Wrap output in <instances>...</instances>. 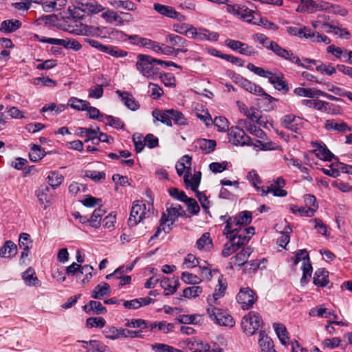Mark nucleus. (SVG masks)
<instances>
[{
	"mask_svg": "<svg viewBox=\"0 0 352 352\" xmlns=\"http://www.w3.org/2000/svg\"><path fill=\"white\" fill-rule=\"evenodd\" d=\"M221 219L225 220L223 234L226 238L234 237L243 242H248L254 234V227H246L252 221V214L248 211H243L234 217L221 216Z\"/></svg>",
	"mask_w": 352,
	"mask_h": 352,
	"instance_id": "obj_1",
	"label": "nucleus"
},
{
	"mask_svg": "<svg viewBox=\"0 0 352 352\" xmlns=\"http://www.w3.org/2000/svg\"><path fill=\"white\" fill-rule=\"evenodd\" d=\"M167 214L163 213L160 221V226L155 233L151 236V240L157 239L162 231L168 233L171 230V226L178 219L183 216L184 211L179 204H170L166 207Z\"/></svg>",
	"mask_w": 352,
	"mask_h": 352,
	"instance_id": "obj_2",
	"label": "nucleus"
},
{
	"mask_svg": "<svg viewBox=\"0 0 352 352\" xmlns=\"http://www.w3.org/2000/svg\"><path fill=\"white\" fill-rule=\"evenodd\" d=\"M135 67L137 70L144 77L155 80L160 75V69L153 65L154 58L148 55L139 54L137 56Z\"/></svg>",
	"mask_w": 352,
	"mask_h": 352,
	"instance_id": "obj_3",
	"label": "nucleus"
},
{
	"mask_svg": "<svg viewBox=\"0 0 352 352\" xmlns=\"http://www.w3.org/2000/svg\"><path fill=\"white\" fill-rule=\"evenodd\" d=\"M207 314L212 321L220 326L233 327L235 324V321L231 315L212 305L207 308Z\"/></svg>",
	"mask_w": 352,
	"mask_h": 352,
	"instance_id": "obj_4",
	"label": "nucleus"
},
{
	"mask_svg": "<svg viewBox=\"0 0 352 352\" xmlns=\"http://www.w3.org/2000/svg\"><path fill=\"white\" fill-rule=\"evenodd\" d=\"M270 47V48L269 50L272 51L278 58L284 60L289 61L292 63H295L299 66L308 67L301 62L299 57L296 56L292 50H289L283 47L276 41H274L273 44H272Z\"/></svg>",
	"mask_w": 352,
	"mask_h": 352,
	"instance_id": "obj_5",
	"label": "nucleus"
},
{
	"mask_svg": "<svg viewBox=\"0 0 352 352\" xmlns=\"http://www.w3.org/2000/svg\"><path fill=\"white\" fill-rule=\"evenodd\" d=\"M151 214L150 207L146 210V205L140 201H137L132 206L130 217L129 219V226H135L144 219L149 217Z\"/></svg>",
	"mask_w": 352,
	"mask_h": 352,
	"instance_id": "obj_6",
	"label": "nucleus"
},
{
	"mask_svg": "<svg viewBox=\"0 0 352 352\" xmlns=\"http://www.w3.org/2000/svg\"><path fill=\"white\" fill-rule=\"evenodd\" d=\"M261 324L262 319L261 316L254 311H250L248 315L245 316L241 322L242 328L248 336L253 335L258 329Z\"/></svg>",
	"mask_w": 352,
	"mask_h": 352,
	"instance_id": "obj_7",
	"label": "nucleus"
},
{
	"mask_svg": "<svg viewBox=\"0 0 352 352\" xmlns=\"http://www.w3.org/2000/svg\"><path fill=\"white\" fill-rule=\"evenodd\" d=\"M300 261H302V276L301 283H307L308 278L311 277L312 273V266L311 265L309 254L305 250H300L297 252L294 263L297 265Z\"/></svg>",
	"mask_w": 352,
	"mask_h": 352,
	"instance_id": "obj_8",
	"label": "nucleus"
},
{
	"mask_svg": "<svg viewBox=\"0 0 352 352\" xmlns=\"http://www.w3.org/2000/svg\"><path fill=\"white\" fill-rule=\"evenodd\" d=\"M228 139L235 146L252 145L251 138L239 126H232L228 130Z\"/></svg>",
	"mask_w": 352,
	"mask_h": 352,
	"instance_id": "obj_9",
	"label": "nucleus"
},
{
	"mask_svg": "<svg viewBox=\"0 0 352 352\" xmlns=\"http://www.w3.org/2000/svg\"><path fill=\"white\" fill-rule=\"evenodd\" d=\"M285 184V179L281 177H278L275 181L268 182L267 186H261V195L265 196L272 192L276 197H285L287 192L283 189Z\"/></svg>",
	"mask_w": 352,
	"mask_h": 352,
	"instance_id": "obj_10",
	"label": "nucleus"
},
{
	"mask_svg": "<svg viewBox=\"0 0 352 352\" xmlns=\"http://www.w3.org/2000/svg\"><path fill=\"white\" fill-rule=\"evenodd\" d=\"M324 128L327 131L341 135L345 134L352 130L351 127L343 120L334 118L326 120L324 124Z\"/></svg>",
	"mask_w": 352,
	"mask_h": 352,
	"instance_id": "obj_11",
	"label": "nucleus"
},
{
	"mask_svg": "<svg viewBox=\"0 0 352 352\" xmlns=\"http://www.w3.org/2000/svg\"><path fill=\"white\" fill-rule=\"evenodd\" d=\"M236 299L243 309H248L254 304L257 296L250 287H243L240 289Z\"/></svg>",
	"mask_w": 352,
	"mask_h": 352,
	"instance_id": "obj_12",
	"label": "nucleus"
},
{
	"mask_svg": "<svg viewBox=\"0 0 352 352\" xmlns=\"http://www.w3.org/2000/svg\"><path fill=\"white\" fill-rule=\"evenodd\" d=\"M226 11L247 23H252L253 11L243 5H228Z\"/></svg>",
	"mask_w": 352,
	"mask_h": 352,
	"instance_id": "obj_13",
	"label": "nucleus"
},
{
	"mask_svg": "<svg viewBox=\"0 0 352 352\" xmlns=\"http://www.w3.org/2000/svg\"><path fill=\"white\" fill-rule=\"evenodd\" d=\"M70 3L74 7L92 14H98L104 10L96 0H70Z\"/></svg>",
	"mask_w": 352,
	"mask_h": 352,
	"instance_id": "obj_14",
	"label": "nucleus"
},
{
	"mask_svg": "<svg viewBox=\"0 0 352 352\" xmlns=\"http://www.w3.org/2000/svg\"><path fill=\"white\" fill-rule=\"evenodd\" d=\"M191 160V157L189 155H184L179 160L175 166L178 175L181 176L185 173L184 180L186 186H188L189 177L190 176H192Z\"/></svg>",
	"mask_w": 352,
	"mask_h": 352,
	"instance_id": "obj_15",
	"label": "nucleus"
},
{
	"mask_svg": "<svg viewBox=\"0 0 352 352\" xmlns=\"http://www.w3.org/2000/svg\"><path fill=\"white\" fill-rule=\"evenodd\" d=\"M300 37L309 38L311 41L314 43H323L324 44H329L331 39L324 34H320L318 32H314L309 28H301L298 30L297 34Z\"/></svg>",
	"mask_w": 352,
	"mask_h": 352,
	"instance_id": "obj_16",
	"label": "nucleus"
},
{
	"mask_svg": "<svg viewBox=\"0 0 352 352\" xmlns=\"http://www.w3.org/2000/svg\"><path fill=\"white\" fill-rule=\"evenodd\" d=\"M315 9L316 12L324 11L329 13L338 14L341 16H346L348 14V11L339 5L322 0L316 1Z\"/></svg>",
	"mask_w": 352,
	"mask_h": 352,
	"instance_id": "obj_17",
	"label": "nucleus"
},
{
	"mask_svg": "<svg viewBox=\"0 0 352 352\" xmlns=\"http://www.w3.org/2000/svg\"><path fill=\"white\" fill-rule=\"evenodd\" d=\"M281 124L285 128L298 133L302 128L304 120L300 117L289 114L283 118Z\"/></svg>",
	"mask_w": 352,
	"mask_h": 352,
	"instance_id": "obj_18",
	"label": "nucleus"
},
{
	"mask_svg": "<svg viewBox=\"0 0 352 352\" xmlns=\"http://www.w3.org/2000/svg\"><path fill=\"white\" fill-rule=\"evenodd\" d=\"M241 85L245 90L256 96H263L270 102L274 100V98L267 94L261 87L247 79L242 78L241 80Z\"/></svg>",
	"mask_w": 352,
	"mask_h": 352,
	"instance_id": "obj_19",
	"label": "nucleus"
},
{
	"mask_svg": "<svg viewBox=\"0 0 352 352\" xmlns=\"http://www.w3.org/2000/svg\"><path fill=\"white\" fill-rule=\"evenodd\" d=\"M252 252L250 247L243 248L234 256H232L230 261V268L233 269L235 267H241L247 263V261Z\"/></svg>",
	"mask_w": 352,
	"mask_h": 352,
	"instance_id": "obj_20",
	"label": "nucleus"
},
{
	"mask_svg": "<svg viewBox=\"0 0 352 352\" xmlns=\"http://www.w3.org/2000/svg\"><path fill=\"white\" fill-rule=\"evenodd\" d=\"M165 41L171 46L177 47V48L175 49L177 54L179 52L186 53L188 52V49L185 48V47L187 46V41L182 36L170 34L166 36Z\"/></svg>",
	"mask_w": 352,
	"mask_h": 352,
	"instance_id": "obj_21",
	"label": "nucleus"
},
{
	"mask_svg": "<svg viewBox=\"0 0 352 352\" xmlns=\"http://www.w3.org/2000/svg\"><path fill=\"white\" fill-rule=\"evenodd\" d=\"M266 78L268 79L269 82L273 85L274 87L278 91H287L289 88L286 82L284 80L283 74L281 73H273L269 72Z\"/></svg>",
	"mask_w": 352,
	"mask_h": 352,
	"instance_id": "obj_22",
	"label": "nucleus"
},
{
	"mask_svg": "<svg viewBox=\"0 0 352 352\" xmlns=\"http://www.w3.org/2000/svg\"><path fill=\"white\" fill-rule=\"evenodd\" d=\"M228 241L224 245L222 250L221 254L224 257L230 256L234 252H236L241 246L248 243V242H243V241L234 239V237L226 238Z\"/></svg>",
	"mask_w": 352,
	"mask_h": 352,
	"instance_id": "obj_23",
	"label": "nucleus"
},
{
	"mask_svg": "<svg viewBox=\"0 0 352 352\" xmlns=\"http://www.w3.org/2000/svg\"><path fill=\"white\" fill-rule=\"evenodd\" d=\"M35 194L38 197V201L41 205H44V208H47L53 199V195L50 192V188L47 185H41Z\"/></svg>",
	"mask_w": 352,
	"mask_h": 352,
	"instance_id": "obj_24",
	"label": "nucleus"
},
{
	"mask_svg": "<svg viewBox=\"0 0 352 352\" xmlns=\"http://www.w3.org/2000/svg\"><path fill=\"white\" fill-rule=\"evenodd\" d=\"M236 104L241 113L249 118L250 121L256 123L259 122L261 116L260 115L259 111L256 108L252 107L251 108L248 109V107L244 103L239 101H237Z\"/></svg>",
	"mask_w": 352,
	"mask_h": 352,
	"instance_id": "obj_25",
	"label": "nucleus"
},
{
	"mask_svg": "<svg viewBox=\"0 0 352 352\" xmlns=\"http://www.w3.org/2000/svg\"><path fill=\"white\" fill-rule=\"evenodd\" d=\"M316 155L320 160L331 161L334 155L327 148V146L322 142H312Z\"/></svg>",
	"mask_w": 352,
	"mask_h": 352,
	"instance_id": "obj_26",
	"label": "nucleus"
},
{
	"mask_svg": "<svg viewBox=\"0 0 352 352\" xmlns=\"http://www.w3.org/2000/svg\"><path fill=\"white\" fill-rule=\"evenodd\" d=\"M160 284L164 289V295L166 296L174 294L179 285L178 278L170 279L164 276L160 279Z\"/></svg>",
	"mask_w": 352,
	"mask_h": 352,
	"instance_id": "obj_27",
	"label": "nucleus"
},
{
	"mask_svg": "<svg viewBox=\"0 0 352 352\" xmlns=\"http://www.w3.org/2000/svg\"><path fill=\"white\" fill-rule=\"evenodd\" d=\"M123 306L124 308L128 309H137L142 306H145L149 305L151 302H154V300L149 298H135L131 300H122Z\"/></svg>",
	"mask_w": 352,
	"mask_h": 352,
	"instance_id": "obj_28",
	"label": "nucleus"
},
{
	"mask_svg": "<svg viewBox=\"0 0 352 352\" xmlns=\"http://www.w3.org/2000/svg\"><path fill=\"white\" fill-rule=\"evenodd\" d=\"M111 293L110 286L107 283H101L96 285L91 292V296L94 299H102Z\"/></svg>",
	"mask_w": 352,
	"mask_h": 352,
	"instance_id": "obj_29",
	"label": "nucleus"
},
{
	"mask_svg": "<svg viewBox=\"0 0 352 352\" xmlns=\"http://www.w3.org/2000/svg\"><path fill=\"white\" fill-rule=\"evenodd\" d=\"M152 115L154 118V122L160 121L168 126H172L171 109L164 111L155 109L153 111Z\"/></svg>",
	"mask_w": 352,
	"mask_h": 352,
	"instance_id": "obj_30",
	"label": "nucleus"
},
{
	"mask_svg": "<svg viewBox=\"0 0 352 352\" xmlns=\"http://www.w3.org/2000/svg\"><path fill=\"white\" fill-rule=\"evenodd\" d=\"M258 344L261 352H276L272 339L264 331L260 332Z\"/></svg>",
	"mask_w": 352,
	"mask_h": 352,
	"instance_id": "obj_31",
	"label": "nucleus"
},
{
	"mask_svg": "<svg viewBox=\"0 0 352 352\" xmlns=\"http://www.w3.org/2000/svg\"><path fill=\"white\" fill-rule=\"evenodd\" d=\"M83 310L90 314L92 311L96 314H105L107 310L99 301L90 300L87 305L82 307Z\"/></svg>",
	"mask_w": 352,
	"mask_h": 352,
	"instance_id": "obj_32",
	"label": "nucleus"
},
{
	"mask_svg": "<svg viewBox=\"0 0 352 352\" xmlns=\"http://www.w3.org/2000/svg\"><path fill=\"white\" fill-rule=\"evenodd\" d=\"M116 94L121 97L122 102L131 110L135 111L139 109V104L135 100L134 97L128 92H122L120 90L116 91Z\"/></svg>",
	"mask_w": 352,
	"mask_h": 352,
	"instance_id": "obj_33",
	"label": "nucleus"
},
{
	"mask_svg": "<svg viewBox=\"0 0 352 352\" xmlns=\"http://www.w3.org/2000/svg\"><path fill=\"white\" fill-rule=\"evenodd\" d=\"M22 278L28 286H41V282L32 267H29L23 273Z\"/></svg>",
	"mask_w": 352,
	"mask_h": 352,
	"instance_id": "obj_34",
	"label": "nucleus"
},
{
	"mask_svg": "<svg viewBox=\"0 0 352 352\" xmlns=\"http://www.w3.org/2000/svg\"><path fill=\"white\" fill-rule=\"evenodd\" d=\"M17 247L12 241H7L0 248V256L3 258H11L16 255Z\"/></svg>",
	"mask_w": 352,
	"mask_h": 352,
	"instance_id": "obj_35",
	"label": "nucleus"
},
{
	"mask_svg": "<svg viewBox=\"0 0 352 352\" xmlns=\"http://www.w3.org/2000/svg\"><path fill=\"white\" fill-rule=\"evenodd\" d=\"M126 329L115 327H107L103 331L104 336L110 340H114L125 336Z\"/></svg>",
	"mask_w": 352,
	"mask_h": 352,
	"instance_id": "obj_36",
	"label": "nucleus"
},
{
	"mask_svg": "<svg viewBox=\"0 0 352 352\" xmlns=\"http://www.w3.org/2000/svg\"><path fill=\"white\" fill-rule=\"evenodd\" d=\"M273 327L281 344L283 345L288 344L289 338L285 325L280 323H274Z\"/></svg>",
	"mask_w": 352,
	"mask_h": 352,
	"instance_id": "obj_37",
	"label": "nucleus"
},
{
	"mask_svg": "<svg viewBox=\"0 0 352 352\" xmlns=\"http://www.w3.org/2000/svg\"><path fill=\"white\" fill-rule=\"evenodd\" d=\"M174 328V324L172 323H166L165 321L161 322H148V329L150 331H153L155 329L162 330L164 333H168L170 331H173Z\"/></svg>",
	"mask_w": 352,
	"mask_h": 352,
	"instance_id": "obj_38",
	"label": "nucleus"
},
{
	"mask_svg": "<svg viewBox=\"0 0 352 352\" xmlns=\"http://www.w3.org/2000/svg\"><path fill=\"white\" fill-rule=\"evenodd\" d=\"M328 272L324 269H318L314 276V283L320 287H324L328 283Z\"/></svg>",
	"mask_w": 352,
	"mask_h": 352,
	"instance_id": "obj_39",
	"label": "nucleus"
},
{
	"mask_svg": "<svg viewBox=\"0 0 352 352\" xmlns=\"http://www.w3.org/2000/svg\"><path fill=\"white\" fill-rule=\"evenodd\" d=\"M21 25L19 20H6L3 21L0 26V31L5 33H11L16 31Z\"/></svg>",
	"mask_w": 352,
	"mask_h": 352,
	"instance_id": "obj_40",
	"label": "nucleus"
},
{
	"mask_svg": "<svg viewBox=\"0 0 352 352\" xmlns=\"http://www.w3.org/2000/svg\"><path fill=\"white\" fill-rule=\"evenodd\" d=\"M315 5L316 1L313 0H300L296 11L298 12L314 13L316 12Z\"/></svg>",
	"mask_w": 352,
	"mask_h": 352,
	"instance_id": "obj_41",
	"label": "nucleus"
},
{
	"mask_svg": "<svg viewBox=\"0 0 352 352\" xmlns=\"http://www.w3.org/2000/svg\"><path fill=\"white\" fill-rule=\"evenodd\" d=\"M56 43L57 45H61L66 49H71L74 51H78L82 48L81 44L75 39H59L52 41V43Z\"/></svg>",
	"mask_w": 352,
	"mask_h": 352,
	"instance_id": "obj_42",
	"label": "nucleus"
},
{
	"mask_svg": "<svg viewBox=\"0 0 352 352\" xmlns=\"http://www.w3.org/2000/svg\"><path fill=\"white\" fill-rule=\"evenodd\" d=\"M63 176L56 171L50 172L47 177L50 186L53 188H57L63 182Z\"/></svg>",
	"mask_w": 352,
	"mask_h": 352,
	"instance_id": "obj_43",
	"label": "nucleus"
},
{
	"mask_svg": "<svg viewBox=\"0 0 352 352\" xmlns=\"http://www.w3.org/2000/svg\"><path fill=\"white\" fill-rule=\"evenodd\" d=\"M219 34L217 32H210L205 28H198L197 39L200 41H217Z\"/></svg>",
	"mask_w": 352,
	"mask_h": 352,
	"instance_id": "obj_44",
	"label": "nucleus"
},
{
	"mask_svg": "<svg viewBox=\"0 0 352 352\" xmlns=\"http://www.w3.org/2000/svg\"><path fill=\"white\" fill-rule=\"evenodd\" d=\"M67 104L74 109L78 111H85L90 104L86 100L72 97L69 99Z\"/></svg>",
	"mask_w": 352,
	"mask_h": 352,
	"instance_id": "obj_45",
	"label": "nucleus"
},
{
	"mask_svg": "<svg viewBox=\"0 0 352 352\" xmlns=\"http://www.w3.org/2000/svg\"><path fill=\"white\" fill-rule=\"evenodd\" d=\"M105 211L101 207L96 209L91 218L89 219V225L93 228H98L100 226L102 217Z\"/></svg>",
	"mask_w": 352,
	"mask_h": 352,
	"instance_id": "obj_46",
	"label": "nucleus"
},
{
	"mask_svg": "<svg viewBox=\"0 0 352 352\" xmlns=\"http://www.w3.org/2000/svg\"><path fill=\"white\" fill-rule=\"evenodd\" d=\"M227 288V283L226 279L223 278L222 275H220L218 278V285L215 288L214 293L212 295V298L214 300H217L218 298L222 297Z\"/></svg>",
	"mask_w": 352,
	"mask_h": 352,
	"instance_id": "obj_47",
	"label": "nucleus"
},
{
	"mask_svg": "<svg viewBox=\"0 0 352 352\" xmlns=\"http://www.w3.org/2000/svg\"><path fill=\"white\" fill-rule=\"evenodd\" d=\"M153 8L159 14L169 18H171L173 14H175V10L171 6L155 3L153 5Z\"/></svg>",
	"mask_w": 352,
	"mask_h": 352,
	"instance_id": "obj_48",
	"label": "nucleus"
},
{
	"mask_svg": "<svg viewBox=\"0 0 352 352\" xmlns=\"http://www.w3.org/2000/svg\"><path fill=\"white\" fill-rule=\"evenodd\" d=\"M295 94L302 97L314 98L319 96L320 90L317 89H306L297 87L294 90Z\"/></svg>",
	"mask_w": 352,
	"mask_h": 352,
	"instance_id": "obj_49",
	"label": "nucleus"
},
{
	"mask_svg": "<svg viewBox=\"0 0 352 352\" xmlns=\"http://www.w3.org/2000/svg\"><path fill=\"white\" fill-rule=\"evenodd\" d=\"M252 39L255 43H258L263 47L267 50H270L271 45L274 42V41L270 39L267 36L263 34L256 33L252 36Z\"/></svg>",
	"mask_w": 352,
	"mask_h": 352,
	"instance_id": "obj_50",
	"label": "nucleus"
},
{
	"mask_svg": "<svg viewBox=\"0 0 352 352\" xmlns=\"http://www.w3.org/2000/svg\"><path fill=\"white\" fill-rule=\"evenodd\" d=\"M102 17L104 18L107 21L116 25H122L123 20L120 15L112 10H108L102 14Z\"/></svg>",
	"mask_w": 352,
	"mask_h": 352,
	"instance_id": "obj_51",
	"label": "nucleus"
},
{
	"mask_svg": "<svg viewBox=\"0 0 352 352\" xmlns=\"http://www.w3.org/2000/svg\"><path fill=\"white\" fill-rule=\"evenodd\" d=\"M45 151L38 145L33 144L29 157L31 161L38 162L45 156Z\"/></svg>",
	"mask_w": 352,
	"mask_h": 352,
	"instance_id": "obj_52",
	"label": "nucleus"
},
{
	"mask_svg": "<svg viewBox=\"0 0 352 352\" xmlns=\"http://www.w3.org/2000/svg\"><path fill=\"white\" fill-rule=\"evenodd\" d=\"M202 293V288L199 286L193 285L183 290L182 296L186 298L198 297Z\"/></svg>",
	"mask_w": 352,
	"mask_h": 352,
	"instance_id": "obj_53",
	"label": "nucleus"
},
{
	"mask_svg": "<svg viewBox=\"0 0 352 352\" xmlns=\"http://www.w3.org/2000/svg\"><path fill=\"white\" fill-rule=\"evenodd\" d=\"M102 52L107 53L113 57H124L127 55V52L120 50L118 47L104 45Z\"/></svg>",
	"mask_w": 352,
	"mask_h": 352,
	"instance_id": "obj_54",
	"label": "nucleus"
},
{
	"mask_svg": "<svg viewBox=\"0 0 352 352\" xmlns=\"http://www.w3.org/2000/svg\"><path fill=\"white\" fill-rule=\"evenodd\" d=\"M192 350H193V352H215L214 350H212V351L210 349V345L204 342L201 340H195L192 343ZM218 352H221L220 351Z\"/></svg>",
	"mask_w": 352,
	"mask_h": 352,
	"instance_id": "obj_55",
	"label": "nucleus"
},
{
	"mask_svg": "<svg viewBox=\"0 0 352 352\" xmlns=\"http://www.w3.org/2000/svg\"><path fill=\"white\" fill-rule=\"evenodd\" d=\"M196 245L199 250L211 248L212 242V239L210 237V234L206 232L204 234H202V236L197 240Z\"/></svg>",
	"mask_w": 352,
	"mask_h": 352,
	"instance_id": "obj_56",
	"label": "nucleus"
},
{
	"mask_svg": "<svg viewBox=\"0 0 352 352\" xmlns=\"http://www.w3.org/2000/svg\"><path fill=\"white\" fill-rule=\"evenodd\" d=\"M289 210L293 214L298 213L301 217H313L314 210L307 209L306 207H298L296 205H291Z\"/></svg>",
	"mask_w": 352,
	"mask_h": 352,
	"instance_id": "obj_57",
	"label": "nucleus"
},
{
	"mask_svg": "<svg viewBox=\"0 0 352 352\" xmlns=\"http://www.w3.org/2000/svg\"><path fill=\"white\" fill-rule=\"evenodd\" d=\"M111 5L115 8H122L129 11L136 10V6L131 1H111Z\"/></svg>",
	"mask_w": 352,
	"mask_h": 352,
	"instance_id": "obj_58",
	"label": "nucleus"
},
{
	"mask_svg": "<svg viewBox=\"0 0 352 352\" xmlns=\"http://www.w3.org/2000/svg\"><path fill=\"white\" fill-rule=\"evenodd\" d=\"M181 278L184 283L190 285H197L200 283L202 280L201 278L197 275L188 272H183Z\"/></svg>",
	"mask_w": 352,
	"mask_h": 352,
	"instance_id": "obj_59",
	"label": "nucleus"
},
{
	"mask_svg": "<svg viewBox=\"0 0 352 352\" xmlns=\"http://www.w3.org/2000/svg\"><path fill=\"white\" fill-rule=\"evenodd\" d=\"M304 202L305 204V207L307 209L314 210V215L318 208V205L316 197L310 194L305 195L304 196Z\"/></svg>",
	"mask_w": 352,
	"mask_h": 352,
	"instance_id": "obj_60",
	"label": "nucleus"
},
{
	"mask_svg": "<svg viewBox=\"0 0 352 352\" xmlns=\"http://www.w3.org/2000/svg\"><path fill=\"white\" fill-rule=\"evenodd\" d=\"M80 135L82 137L87 138V140L85 141L87 142L89 140H94L96 138L99 133V128L96 127V129H87L81 127L79 129Z\"/></svg>",
	"mask_w": 352,
	"mask_h": 352,
	"instance_id": "obj_61",
	"label": "nucleus"
},
{
	"mask_svg": "<svg viewBox=\"0 0 352 352\" xmlns=\"http://www.w3.org/2000/svg\"><path fill=\"white\" fill-rule=\"evenodd\" d=\"M216 145V142L212 140L203 139L199 142L200 148L206 153H210L213 151Z\"/></svg>",
	"mask_w": 352,
	"mask_h": 352,
	"instance_id": "obj_62",
	"label": "nucleus"
},
{
	"mask_svg": "<svg viewBox=\"0 0 352 352\" xmlns=\"http://www.w3.org/2000/svg\"><path fill=\"white\" fill-rule=\"evenodd\" d=\"M201 316L199 315H182L178 319L182 324H197L200 322Z\"/></svg>",
	"mask_w": 352,
	"mask_h": 352,
	"instance_id": "obj_63",
	"label": "nucleus"
},
{
	"mask_svg": "<svg viewBox=\"0 0 352 352\" xmlns=\"http://www.w3.org/2000/svg\"><path fill=\"white\" fill-rule=\"evenodd\" d=\"M152 349L155 352H183L180 349L162 343L153 344Z\"/></svg>",
	"mask_w": 352,
	"mask_h": 352,
	"instance_id": "obj_64",
	"label": "nucleus"
}]
</instances>
